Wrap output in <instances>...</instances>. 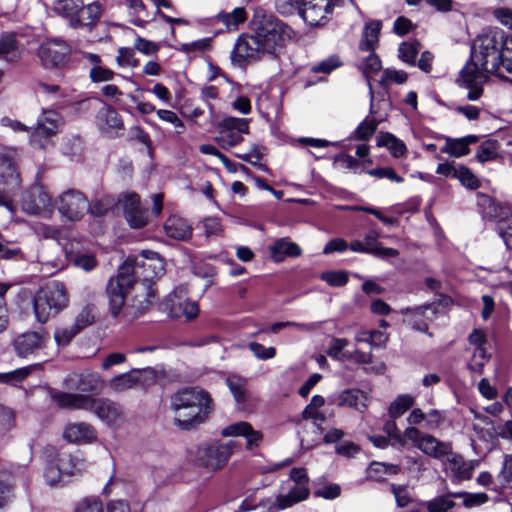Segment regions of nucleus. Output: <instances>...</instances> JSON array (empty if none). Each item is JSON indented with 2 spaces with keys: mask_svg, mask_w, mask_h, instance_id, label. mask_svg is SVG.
<instances>
[{
  "mask_svg": "<svg viewBox=\"0 0 512 512\" xmlns=\"http://www.w3.org/2000/svg\"><path fill=\"white\" fill-rule=\"evenodd\" d=\"M296 37L286 23L262 8L254 10L251 33L242 34L231 53V61L240 67L263 56L277 57L288 41Z\"/></svg>",
  "mask_w": 512,
  "mask_h": 512,
  "instance_id": "nucleus-1",
  "label": "nucleus"
},
{
  "mask_svg": "<svg viewBox=\"0 0 512 512\" xmlns=\"http://www.w3.org/2000/svg\"><path fill=\"white\" fill-rule=\"evenodd\" d=\"M165 273V262L155 252H144L141 260H127L118 269L115 277H111L106 287L111 314L117 317L125 305V299L130 289L136 284L137 278H142L144 284L151 285Z\"/></svg>",
  "mask_w": 512,
  "mask_h": 512,
  "instance_id": "nucleus-2",
  "label": "nucleus"
},
{
  "mask_svg": "<svg viewBox=\"0 0 512 512\" xmlns=\"http://www.w3.org/2000/svg\"><path fill=\"white\" fill-rule=\"evenodd\" d=\"M170 409L174 413V424L191 430L203 424L214 411L211 395L201 387H185L170 397Z\"/></svg>",
  "mask_w": 512,
  "mask_h": 512,
  "instance_id": "nucleus-3",
  "label": "nucleus"
},
{
  "mask_svg": "<svg viewBox=\"0 0 512 512\" xmlns=\"http://www.w3.org/2000/svg\"><path fill=\"white\" fill-rule=\"evenodd\" d=\"M69 303V294L60 281H52L40 288L34 296L33 308L38 322L46 323L64 310Z\"/></svg>",
  "mask_w": 512,
  "mask_h": 512,
  "instance_id": "nucleus-4",
  "label": "nucleus"
},
{
  "mask_svg": "<svg viewBox=\"0 0 512 512\" xmlns=\"http://www.w3.org/2000/svg\"><path fill=\"white\" fill-rule=\"evenodd\" d=\"M504 34L489 31L479 35L471 49V59L483 67L484 71L496 72L502 66Z\"/></svg>",
  "mask_w": 512,
  "mask_h": 512,
  "instance_id": "nucleus-5",
  "label": "nucleus"
},
{
  "mask_svg": "<svg viewBox=\"0 0 512 512\" xmlns=\"http://www.w3.org/2000/svg\"><path fill=\"white\" fill-rule=\"evenodd\" d=\"M489 73L491 72L484 71L480 64L470 59L461 69L456 82L460 87L469 90L468 100L476 101L483 94V84L487 81Z\"/></svg>",
  "mask_w": 512,
  "mask_h": 512,
  "instance_id": "nucleus-6",
  "label": "nucleus"
},
{
  "mask_svg": "<svg viewBox=\"0 0 512 512\" xmlns=\"http://www.w3.org/2000/svg\"><path fill=\"white\" fill-rule=\"evenodd\" d=\"M58 212L69 221H79L89 210L87 197L79 190L69 189L56 201Z\"/></svg>",
  "mask_w": 512,
  "mask_h": 512,
  "instance_id": "nucleus-7",
  "label": "nucleus"
},
{
  "mask_svg": "<svg viewBox=\"0 0 512 512\" xmlns=\"http://www.w3.org/2000/svg\"><path fill=\"white\" fill-rule=\"evenodd\" d=\"M155 379L156 373L152 368L132 369L129 372L112 377L108 381V387L113 393L119 394L137 386L149 385Z\"/></svg>",
  "mask_w": 512,
  "mask_h": 512,
  "instance_id": "nucleus-8",
  "label": "nucleus"
},
{
  "mask_svg": "<svg viewBox=\"0 0 512 512\" xmlns=\"http://www.w3.org/2000/svg\"><path fill=\"white\" fill-rule=\"evenodd\" d=\"M231 443H214L198 447L196 450V463L208 470L215 471L222 468L232 455Z\"/></svg>",
  "mask_w": 512,
  "mask_h": 512,
  "instance_id": "nucleus-9",
  "label": "nucleus"
},
{
  "mask_svg": "<svg viewBox=\"0 0 512 512\" xmlns=\"http://www.w3.org/2000/svg\"><path fill=\"white\" fill-rule=\"evenodd\" d=\"M249 133V121L243 118L228 117L219 125L216 138L224 149H230L243 141V134Z\"/></svg>",
  "mask_w": 512,
  "mask_h": 512,
  "instance_id": "nucleus-10",
  "label": "nucleus"
},
{
  "mask_svg": "<svg viewBox=\"0 0 512 512\" xmlns=\"http://www.w3.org/2000/svg\"><path fill=\"white\" fill-rule=\"evenodd\" d=\"M19 153L14 147L0 148V186L19 189L21 185L18 171Z\"/></svg>",
  "mask_w": 512,
  "mask_h": 512,
  "instance_id": "nucleus-11",
  "label": "nucleus"
},
{
  "mask_svg": "<svg viewBox=\"0 0 512 512\" xmlns=\"http://www.w3.org/2000/svg\"><path fill=\"white\" fill-rule=\"evenodd\" d=\"M63 385L67 390L79 391L80 394H99L105 386V381L97 372H72L64 378Z\"/></svg>",
  "mask_w": 512,
  "mask_h": 512,
  "instance_id": "nucleus-12",
  "label": "nucleus"
},
{
  "mask_svg": "<svg viewBox=\"0 0 512 512\" xmlns=\"http://www.w3.org/2000/svg\"><path fill=\"white\" fill-rule=\"evenodd\" d=\"M89 411L110 427H120L126 420L123 407L107 398H94Z\"/></svg>",
  "mask_w": 512,
  "mask_h": 512,
  "instance_id": "nucleus-13",
  "label": "nucleus"
},
{
  "mask_svg": "<svg viewBox=\"0 0 512 512\" xmlns=\"http://www.w3.org/2000/svg\"><path fill=\"white\" fill-rule=\"evenodd\" d=\"M22 209L28 214L36 215L51 211L52 197L41 184L32 185L24 194Z\"/></svg>",
  "mask_w": 512,
  "mask_h": 512,
  "instance_id": "nucleus-14",
  "label": "nucleus"
},
{
  "mask_svg": "<svg viewBox=\"0 0 512 512\" xmlns=\"http://www.w3.org/2000/svg\"><path fill=\"white\" fill-rule=\"evenodd\" d=\"M61 122L62 119L57 112L52 110L44 111L37 119L36 127L32 128L33 131L30 135L31 144L44 149L45 145L39 138H49L55 135L59 130Z\"/></svg>",
  "mask_w": 512,
  "mask_h": 512,
  "instance_id": "nucleus-15",
  "label": "nucleus"
},
{
  "mask_svg": "<svg viewBox=\"0 0 512 512\" xmlns=\"http://www.w3.org/2000/svg\"><path fill=\"white\" fill-rule=\"evenodd\" d=\"M333 7L331 0H303L300 15L310 26H319L329 20Z\"/></svg>",
  "mask_w": 512,
  "mask_h": 512,
  "instance_id": "nucleus-16",
  "label": "nucleus"
},
{
  "mask_svg": "<svg viewBox=\"0 0 512 512\" xmlns=\"http://www.w3.org/2000/svg\"><path fill=\"white\" fill-rule=\"evenodd\" d=\"M165 310L169 312V316L174 319L184 317L186 320L194 319L198 313V304L195 301L188 300L180 291L179 293H171L165 303Z\"/></svg>",
  "mask_w": 512,
  "mask_h": 512,
  "instance_id": "nucleus-17",
  "label": "nucleus"
},
{
  "mask_svg": "<svg viewBox=\"0 0 512 512\" xmlns=\"http://www.w3.org/2000/svg\"><path fill=\"white\" fill-rule=\"evenodd\" d=\"M69 53L68 45L62 40L55 39L43 42L37 54L45 67L53 68L62 64Z\"/></svg>",
  "mask_w": 512,
  "mask_h": 512,
  "instance_id": "nucleus-18",
  "label": "nucleus"
},
{
  "mask_svg": "<svg viewBox=\"0 0 512 512\" xmlns=\"http://www.w3.org/2000/svg\"><path fill=\"white\" fill-rule=\"evenodd\" d=\"M49 336L44 332L29 331L17 336L13 341L16 354L27 357L46 347Z\"/></svg>",
  "mask_w": 512,
  "mask_h": 512,
  "instance_id": "nucleus-19",
  "label": "nucleus"
},
{
  "mask_svg": "<svg viewBox=\"0 0 512 512\" xmlns=\"http://www.w3.org/2000/svg\"><path fill=\"white\" fill-rule=\"evenodd\" d=\"M95 123L102 133L110 137L120 136L124 131V122L121 116L111 106H103L98 110Z\"/></svg>",
  "mask_w": 512,
  "mask_h": 512,
  "instance_id": "nucleus-20",
  "label": "nucleus"
},
{
  "mask_svg": "<svg viewBox=\"0 0 512 512\" xmlns=\"http://www.w3.org/2000/svg\"><path fill=\"white\" fill-rule=\"evenodd\" d=\"M63 438L73 444H89L97 439V431L90 423L72 422L64 427Z\"/></svg>",
  "mask_w": 512,
  "mask_h": 512,
  "instance_id": "nucleus-21",
  "label": "nucleus"
},
{
  "mask_svg": "<svg viewBox=\"0 0 512 512\" xmlns=\"http://www.w3.org/2000/svg\"><path fill=\"white\" fill-rule=\"evenodd\" d=\"M443 463L458 481H463L471 479L474 463L477 461H466L460 454L450 449V452L444 457Z\"/></svg>",
  "mask_w": 512,
  "mask_h": 512,
  "instance_id": "nucleus-22",
  "label": "nucleus"
},
{
  "mask_svg": "<svg viewBox=\"0 0 512 512\" xmlns=\"http://www.w3.org/2000/svg\"><path fill=\"white\" fill-rule=\"evenodd\" d=\"M155 298V292L151 285H137V293L132 297L131 303L125 307V312L134 316L148 310Z\"/></svg>",
  "mask_w": 512,
  "mask_h": 512,
  "instance_id": "nucleus-23",
  "label": "nucleus"
},
{
  "mask_svg": "<svg viewBox=\"0 0 512 512\" xmlns=\"http://www.w3.org/2000/svg\"><path fill=\"white\" fill-rule=\"evenodd\" d=\"M52 398L63 409L89 411L93 404V397L86 394L56 392Z\"/></svg>",
  "mask_w": 512,
  "mask_h": 512,
  "instance_id": "nucleus-24",
  "label": "nucleus"
},
{
  "mask_svg": "<svg viewBox=\"0 0 512 512\" xmlns=\"http://www.w3.org/2000/svg\"><path fill=\"white\" fill-rule=\"evenodd\" d=\"M222 435L225 437L231 436H244L247 441L248 448L257 446L262 440V433L256 431L248 422H237L230 424L222 430Z\"/></svg>",
  "mask_w": 512,
  "mask_h": 512,
  "instance_id": "nucleus-25",
  "label": "nucleus"
},
{
  "mask_svg": "<svg viewBox=\"0 0 512 512\" xmlns=\"http://www.w3.org/2000/svg\"><path fill=\"white\" fill-rule=\"evenodd\" d=\"M83 9V0H56L54 10L57 14L67 18L71 27H81L79 12Z\"/></svg>",
  "mask_w": 512,
  "mask_h": 512,
  "instance_id": "nucleus-26",
  "label": "nucleus"
},
{
  "mask_svg": "<svg viewBox=\"0 0 512 512\" xmlns=\"http://www.w3.org/2000/svg\"><path fill=\"white\" fill-rule=\"evenodd\" d=\"M270 256L274 262H282L286 257L296 258L302 254V250L298 244L289 240V238H281L275 241L270 247Z\"/></svg>",
  "mask_w": 512,
  "mask_h": 512,
  "instance_id": "nucleus-27",
  "label": "nucleus"
},
{
  "mask_svg": "<svg viewBox=\"0 0 512 512\" xmlns=\"http://www.w3.org/2000/svg\"><path fill=\"white\" fill-rule=\"evenodd\" d=\"M452 449L450 442L440 441L433 435L427 434L419 444V450L425 455L443 460Z\"/></svg>",
  "mask_w": 512,
  "mask_h": 512,
  "instance_id": "nucleus-28",
  "label": "nucleus"
},
{
  "mask_svg": "<svg viewBox=\"0 0 512 512\" xmlns=\"http://www.w3.org/2000/svg\"><path fill=\"white\" fill-rule=\"evenodd\" d=\"M365 401V393L358 389H347L331 398V402L338 406H347L358 411H363L367 407Z\"/></svg>",
  "mask_w": 512,
  "mask_h": 512,
  "instance_id": "nucleus-29",
  "label": "nucleus"
},
{
  "mask_svg": "<svg viewBox=\"0 0 512 512\" xmlns=\"http://www.w3.org/2000/svg\"><path fill=\"white\" fill-rule=\"evenodd\" d=\"M164 230L168 237L179 241L190 239L193 231L185 219L177 216H171L166 220Z\"/></svg>",
  "mask_w": 512,
  "mask_h": 512,
  "instance_id": "nucleus-30",
  "label": "nucleus"
},
{
  "mask_svg": "<svg viewBox=\"0 0 512 512\" xmlns=\"http://www.w3.org/2000/svg\"><path fill=\"white\" fill-rule=\"evenodd\" d=\"M21 50L19 48L15 34H0V60L14 63L20 60Z\"/></svg>",
  "mask_w": 512,
  "mask_h": 512,
  "instance_id": "nucleus-31",
  "label": "nucleus"
},
{
  "mask_svg": "<svg viewBox=\"0 0 512 512\" xmlns=\"http://www.w3.org/2000/svg\"><path fill=\"white\" fill-rule=\"evenodd\" d=\"M73 460L72 455L65 454L59 458L58 465L50 464L44 472L47 484L54 486L60 482L61 475H75V471L66 466L68 462Z\"/></svg>",
  "mask_w": 512,
  "mask_h": 512,
  "instance_id": "nucleus-32",
  "label": "nucleus"
},
{
  "mask_svg": "<svg viewBox=\"0 0 512 512\" xmlns=\"http://www.w3.org/2000/svg\"><path fill=\"white\" fill-rule=\"evenodd\" d=\"M226 383L239 408L244 409L248 401L246 380L237 376H229Z\"/></svg>",
  "mask_w": 512,
  "mask_h": 512,
  "instance_id": "nucleus-33",
  "label": "nucleus"
},
{
  "mask_svg": "<svg viewBox=\"0 0 512 512\" xmlns=\"http://www.w3.org/2000/svg\"><path fill=\"white\" fill-rule=\"evenodd\" d=\"M377 145L380 147H386L391 152V154L396 158L404 156L407 152V147L405 143L402 140L395 137L393 134L388 132H381L378 135Z\"/></svg>",
  "mask_w": 512,
  "mask_h": 512,
  "instance_id": "nucleus-34",
  "label": "nucleus"
},
{
  "mask_svg": "<svg viewBox=\"0 0 512 512\" xmlns=\"http://www.w3.org/2000/svg\"><path fill=\"white\" fill-rule=\"evenodd\" d=\"M382 24L380 21L374 20L365 25L363 38L360 43L362 50L371 51L374 49L379 40Z\"/></svg>",
  "mask_w": 512,
  "mask_h": 512,
  "instance_id": "nucleus-35",
  "label": "nucleus"
},
{
  "mask_svg": "<svg viewBox=\"0 0 512 512\" xmlns=\"http://www.w3.org/2000/svg\"><path fill=\"white\" fill-rule=\"evenodd\" d=\"M102 14V7L98 2H93L87 6L83 5V9L79 12V20L81 27L91 30L99 21Z\"/></svg>",
  "mask_w": 512,
  "mask_h": 512,
  "instance_id": "nucleus-36",
  "label": "nucleus"
},
{
  "mask_svg": "<svg viewBox=\"0 0 512 512\" xmlns=\"http://www.w3.org/2000/svg\"><path fill=\"white\" fill-rule=\"evenodd\" d=\"M449 492L445 495L437 496L431 500L421 502V505L426 508L428 512H449L454 506V496Z\"/></svg>",
  "mask_w": 512,
  "mask_h": 512,
  "instance_id": "nucleus-37",
  "label": "nucleus"
},
{
  "mask_svg": "<svg viewBox=\"0 0 512 512\" xmlns=\"http://www.w3.org/2000/svg\"><path fill=\"white\" fill-rule=\"evenodd\" d=\"M217 17L228 30H237L239 24L246 20L247 14L244 8L238 7L230 13H219Z\"/></svg>",
  "mask_w": 512,
  "mask_h": 512,
  "instance_id": "nucleus-38",
  "label": "nucleus"
},
{
  "mask_svg": "<svg viewBox=\"0 0 512 512\" xmlns=\"http://www.w3.org/2000/svg\"><path fill=\"white\" fill-rule=\"evenodd\" d=\"M381 68H382L381 60H380L379 56L373 52L370 53L366 57V59L363 63V67H362L363 73L365 74V76L368 80L370 93H371V108H370L371 113H375V112L373 110V92H372V88H371L370 78L372 77L373 74L379 72L381 70Z\"/></svg>",
  "mask_w": 512,
  "mask_h": 512,
  "instance_id": "nucleus-39",
  "label": "nucleus"
},
{
  "mask_svg": "<svg viewBox=\"0 0 512 512\" xmlns=\"http://www.w3.org/2000/svg\"><path fill=\"white\" fill-rule=\"evenodd\" d=\"M415 399L408 394L399 395L389 407V415L392 418H397L403 415L414 405Z\"/></svg>",
  "mask_w": 512,
  "mask_h": 512,
  "instance_id": "nucleus-40",
  "label": "nucleus"
},
{
  "mask_svg": "<svg viewBox=\"0 0 512 512\" xmlns=\"http://www.w3.org/2000/svg\"><path fill=\"white\" fill-rule=\"evenodd\" d=\"M452 496L456 498H461L463 500V505L467 508L477 507L488 502L489 497L484 492L479 493H469L465 491L451 493Z\"/></svg>",
  "mask_w": 512,
  "mask_h": 512,
  "instance_id": "nucleus-41",
  "label": "nucleus"
},
{
  "mask_svg": "<svg viewBox=\"0 0 512 512\" xmlns=\"http://www.w3.org/2000/svg\"><path fill=\"white\" fill-rule=\"evenodd\" d=\"M441 152L459 158L469 154L470 149L466 146L465 141L461 140L460 138H447L445 145L441 148Z\"/></svg>",
  "mask_w": 512,
  "mask_h": 512,
  "instance_id": "nucleus-42",
  "label": "nucleus"
},
{
  "mask_svg": "<svg viewBox=\"0 0 512 512\" xmlns=\"http://www.w3.org/2000/svg\"><path fill=\"white\" fill-rule=\"evenodd\" d=\"M419 49L420 43L418 41L404 42L398 49L399 58L409 65H415Z\"/></svg>",
  "mask_w": 512,
  "mask_h": 512,
  "instance_id": "nucleus-43",
  "label": "nucleus"
},
{
  "mask_svg": "<svg viewBox=\"0 0 512 512\" xmlns=\"http://www.w3.org/2000/svg\"><path fill=\"white\" fill-rule=\"evenodd\" d=\"M489 358L490 355L487 353L486 348H475L467 367L473 373L482 374Z\"/></svg>",
  "mask_w": 512,
  "mask_h": 512,
  "instance_id": "nucleus-44",
  "label": "nucleus"
},
{
  "mask_svg": "<svg viewBox=\"0 0 512 512\" xmlns=\"http://www.w3.org/2000/svg\"><path fill=\"white\" fill-rule=\"evenodd\" d=\"M378 126V121L375 119L366 118L363 120L354 131V137L357 140H368L375 133Z\"/></svg>",
  "mask_w": 512,
  "mask_h": 512,
  "instance_id": "nucleus-45",
  "label": "nucleus"
},
{
  "mask_svg": "<svg viewBox=\"0 0 512 512\" xmlns=\"http://www.w3.org/2000/svg\"><path fill=\"white\" fill-rule=\"evenodd\" d=\"M456 179H458L463 186L471 190L478 189L480 186L477 177L471 172L470 169L463 165L458 166Z\"/></svg>",
  "mask_w": 512,
  "mask_h": 512,
  "instance_id": "nucleus-46",
  "label": "nucleus"
},
{
  "mask_svg": "<svg viewBox=\"0 0 512 512\" xmlns=\"http://www.w3.org/2000/svg\"><path fill=\"white\" fill-rule=\"evenodd\" d=\"M348 345L345 338H332L326 350L328 356L336 360H345L348 353H343V349Z\"/></svg>",
  "mask_w": 512,
  "mask_h": 512,
  "instance_id": "nucleus-47",
  "label": "nucleus"
},
{
  "mask_svg": "<svg viewBox=\"0 0 512 512\" xmlns=\"http://www.w3.org/2000/svg\"><path fill=\"white\" fill-rule=\"evenodd\" d=\"M74 512H103V504L98 497H85L76 504Z\"/></svg>",
  "mask_w": 512,
  "mask_h": 512,
  "instance_id": "nucleus-48",
  "label": "nucleus"
},
{
  "mask_svg": "<svg viewBox=\"0 0 512 512\" xmlns=\"http://www.w3.org/2000/svg\"><path fill=\"white\" fill-rule=\"evenodd\" d=\"M391 492L394 495L396 504L399 508H404L413 502V498L405 485L392 484Z\"/></svg>",
  "mask_w": 512,
  "mask_h": 512,
  "instance_id": "nucleus-49",
  "label": "nucleus"
},
{
  "mask_svg": "<svg viewBox=\"0 0 512 512\" xmlns=\"http://www.w3.org/2000/svg\"><path fill=\"white\" fill-rule=\"evenodd\" d=\"M94 309L95 307L93 305H87L77 315L73 325L77 327L79 332L94 322Z\"/></svg>",
  "mask_w": 512,
  "mask_h": 512,
  "instance_id": "nucleus-50",
  "label": "nucleus"
},
{
  "mask_svg": "<svg viewBox=\"0 0 512 512\" xmlns=\"http://www.w3.org/2000/svg\"><path fill=\"white\" fill-rule=\"evenodd\" d=\"M79 333L77 327L73 324L69 327L56 329L54 339L59 346H67L71 340Z\"/></svg>",
  "mask_w": 512,
  "mask_h": 512,
  "instance_id": "nucleus-51",
  "label": "nucleus"
},
{
  "mask_svg": "<svg viewBox=\"0 0 512 512\" xmlns=\"http://www.w3.org/2000/svg\"><path fill=\"white\" fill-rule=\"evenodd\" d=\"M302 2L299 0H275L276 10L284 15H292L296 12L301 14Z\"/></svg>",
  "mask_w": 512,
  "mask_h": 512,
  "instance_id": "nucleus-52",
  "label": "nucleus"
},
{
  "mask_svg": "<svg viewBox=\"0 0 512 512\" xmlns=\"http://www.w3.org/2000/svg\"><path fill=\"white\" fill-rule=\"evenodd\" d=\"M114 75L115 73L111 69L103 65L92 66L89 71L90 79L94 83L110 81Z\"/></svg>",
  "mask_w": 512,
  "mask_h": 512,
  "instance_id": "nucleus-53",
  "label": "nucleus"
},
{
  "mask_svg": "<svg viewBox=\"0 0 512 512\" xmlns=\"http://www.w3.org/2000/svg\"><path fill=\"white\" fill-rule=\"evenodd\" d=\"M8 289V285L0 283V334L6 330L9 324L8 308L4 298Z\"/></svg>",
  "mask_w": 512,
  "mask_h": 512,
  "instance_id": "nucleus-54",
  "label": "nucleus"
},
{
  "mask_svg": "<svg viewBox=\"0 0 512 512\" xmlns=\"http://www.w3.org/2000/svg\"><path fill=\"white\" fill-rule=\"evenodd\" d=\"M321 279L327 282L330 286L341 287L347 284L348 275L344 271H328L322 273Z\"/></svg>",
  "mask_w": 512,
  "mask_h": 512,
  "instance_id": "nucleus-55",
  "label": "nucleus"
},
{
  "mask_svg": "<svg viewBox=\"0 0 512 512\" xmlns=\"http://www.w3.org/2000/svg\"><path fill=\"white\" fill-rule=\"evenodd\" d=\"M61 150L65 155H77L82 151V140L79 137L63 138Z\"/></svg>",
  "mask_w": 512,
  "mask_h": 512,
  "instance_id": "nucleus-56",
  "label": "nucleus"
},
{
  "mask_svg": "<svg viewBox=\"0 0 512 512\" xmlns=\"http://www.w3.org/2000/svg\"><path fill=\"white\" fill-rule=\"evenodd\" d=\"M341 65V62L337 56H331L318 64H315L311 67V71L313 73H324L329 74L334 69L338 68Z\"/></svg>",
  "mask_w": 512,
  "mask_h": 512,
  "instance_id": "nucleus-57",
  "label": "nucleus"
},
{
  "mask_svg": "<svg viewBox=\"0 0 512 512\" xmlns=\"http://www.w3.org/2000/svg\"><path fill=\"white\" fill-rule=\"evenodd\" d=\"M156 113L161 120L173 124L178 134L184 131V123L175 112L171 110L159 109L156 111Z\"/></svg>",
  "mask_w": 512,
  "mask_h": 512,
  "instance_id": "nucleus-58",
  "label": "nucleus"
},
{
  "mask_svg": "<svg viewBox=\"0 0 512 512\" xmlns=\"http://www.w3.org/2000/svg\"><path fill=\"white\" fill-rule=\"evenodd\" d=\"M134 48L140 53L149 56L156 54L160 49V45L142 37H137L135 39Z\"/></svg>",
  "mask_w": 512,
  "mask_h": 512,
  "instance_id": "nucleus-59",
  "label": "nucleus"
},
{
  "mask_svg": "<svg viewBox=\"0 0 512 512\" xmlns=\"http://www.w3.org/2000/svg\"><path fill=\"white\" fill-rule=\"evenodd\" d=\"M116 62L119 66H132L138 65V61L134 58V50L129 47H121L118 50Z\"/></svg>",
  "mask_w": 512,
  "mask_h": 512,
  "instance_id": "nucleus-60",
  "label": "nucleus"
},
{
  "mask_svg": "<svg viewBox=\"0 0 512 512\" xmlns=\"http://www.w3.org/2000/svg\"><path fill=\"white\" fill-rule=\"evenodd\" d=\"M125 218L132 228H142L147 224V213L142 208L125 214Z\"/></svg>",
  "mask_w": 512,
  "mask_h": 512,
  "instance_id": "nucleus-61",
  "label": "nucleus"
},
{
  "mask_svg": "<svg viewBox=\"0 0 512 512\" xmlns=\"http://www.w3.org/2000/svg\"><path fill=\"white\" fill-rule=\"evenodd\" d=\"M202 224L207 237L220 236L223 232L220 219L217 217H207Z\"/></svg>",
  "mask_w": 512,
  "mask_h": 512,
  "instance_id": "nucleus-62",
  "label": "nucleus"
},
{
  "mask_svg": "<svg viewBox=\"0 0 512 512\" xmlns=\"http://www.w3.org/2000/svg\"><path fill=\"white\" fill-rule=\"evenodd\" d=\"M249 348L257 358L262 360L272 359L276 355V349L274 347L266 348L257 342L250 343Z\"/></svg>",
  "mask_w": 512,
  "mask_h": 512,
  "instance_id": "nucleus-63",
  "label": "nucleus"
},
{
  "mask_svg": "<svg viewBox=\"0 0 512 512\" xmlns=\"http://www.w3.org/2000/svg\"><path fill=\"white\" fill-rule=\"evenodd\" d=\"M502 66L509 73H512V35L504 39Z\"/></svg>",
  "mask_w": 512,
  "mask_h": 512,
  "instance_id": "nucleus-64",
  "label": "nucleus"
}]
</instances>
